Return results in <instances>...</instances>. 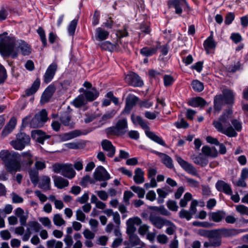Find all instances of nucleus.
<instances>
[{
  "label": "nucleus",
  "instance_id": "14",
  "mask_svg": "<svg viewBox=\"0 0 248 248\" xmlns=\"http://www.w3.org/2000/svg\"><path fill=\"white\" fill-rule=\"evenodd\" d=\"M142 223L141 219L138 217L130 218L126 221V233L128 235L135 233L136 228L135 225H140Z\"/></svg>",
  "mask_w": 248,
  "mask_h": 248
},
{
  "label": "nucleus",
  "instance_id": "12",
  "mask_svg": "<svg viewBox=\"0 0 248 248\" xmlns=\"http://www.w3.org/2000/svg\"><path fill=\"white\" fill-rule=\"evenodd\" d=\"M94 178L98 181H107L110 179V176L102 166L97 167L93 173Z\"/></svg>",
  "mask_w": 248,
  "mask_h": 248
},
{
  "label": "nucleus",
  "instance_id": "25",
  "mask_svg": "<svg viewBox=\"0 0 248 248\" xmlns=\"http://www.w3.org/2000/svg\"><path fill=\"white\" fill-rule=\"evenodd\" d=\"M191 159L195 164L200 165L202 167H204L208 163V159L207 158L201 154H200L198 155H193L191 156Z\"/></svg>",
  "mask_w": 248,
  "mask_h": 248
},
{
  "label": "nucleus",
  "instance_id": "58",
  "mask_svg": "<svg viewBox=\"0 0 248 248\" xmlns=\"http://www.w3.org/2000/svg\"><path fill=\"white\" fill-rule=\"evenodd\" d=\"M179 217L182 218H186L187 220H189L191 218L192 215L189 211L182 210L179 212Z\"/></svg>",
  "mask_w": 248,
  "mask_h": 248
},
{
  "label": "nucleus",
  "instance_id": "60",
  "mask_svg": "<svg viewBox=\"0 0 248 248\" xmlns=\"http://www.w3.org/2000/svg\"><path fill=\"white\" fill-rule=\"evenodd\" d=\"M169 224L165 226H168L166 230V232L169 235H172L176 230L175 225L170 221L169 220Z\"/></svg>",
  "mask_w": 248,
  "mask_h": 248
},
{
  "label": "nucleus",
  "instance_id": "2",
  "mask_svg": "<svg viewBox=\"0 0 248 248\" xmlns=\"http://www.w3.org/2000/svg\"><path fill=\"white\" fill-rule=\"evenodd\" d=\"M7 32L0 34V54L3 58L11 56L15 59L18 56V52L16 49V40L13 37L7 36Z\"/></svg>",
  "mask_w": 248,
  "mask_h": 248
},
{
  "label": "nucleus",
  "instance_id": "27",
  "mask_svg": "<svg viewBox=\"0 0 248 248\" xmlns=\"http://www.w3.org/2000/svg\"><path fill=\"white\" fill-rule=\"evenodd\" d=\"M53 178L54 185L58 188L62 189L69 185L68 181L61 176H55Z\"/></svg>",
  "mask_w": 248,
  "mask_h": 248
},
{
  "label": "nucleus",
  "instance_id": "24",
  "mask_svg": "<svg viewBox=\"0 0 248 248\" xmlns=\"http://www.w3.org/2000/svg\"><path fill=\"white\" fill-rule=\"evenodd\" d=\"M81 134L80 130H75L61 135L60 138L62 141H66L78 137L80 136Z\"/></svg>",
  "mask_w": 248,
  "mask_h": 248
},
{
  "label": "nucleus",
  "instance_id": "34",
  "mask_svg": "<svg viewBox=\"0 0 248 248\" xmlns=\"http://www.w3.org/2000/svg\"><path fill=\"white\" fill-rule=\"evenodd\" d=\"M206 104V101L201 97L193 98L189 100L188 104L193 107H203Z\"/></svg>",
  "mask_w": 248,
  "mask_h": 248
},
{
  "label": "nucleus",
  "instance_id": "23",
  "mask_svg": "<svg viewBox=\"0 0 248 248\" xmlns=\"http://www.w3.org/2000/svg\"><path fill=\"white\" fill-rule=\"evenodd\" d=\"M16 124V120L15 117H12L9 123L5 127L2 132V136L3 137H6L8 134L11 133L15 128Z\"/></svg>",
  "mask_w": 248,
  "mask_h": 248
},
{
  "label": "nucleus",
  "instance_id": "64",
  "mask_svg": "<svg viewBox=\"0 0 248 248\" xmlns=\"http://www.w3.org/2000/svg\"><path fill=\"white\" fill-rule=\"evenodd\" d=\"M76 219L81 222H84L86 216L80 209L77 210L76 213Z\"/></svg>",
  "mask_w": 248,
  "mask_h": 248
},
{
  "label": "nucleus",
  "instance_id": "17",
  "mask_svg": "<svg viewBox=\"0 0 248 248\" xmlns=\"http://www.w3.org/2000/svg\"><path fill=\"white\" fill-rule=\"evenodd\" d=\"M217 190L226 195H232V190L231 186L223 180H218L215 185Z\"/></svg>",
  "mask_w": 248,
  "mask_h": 248
},
{
  "label": "nucleus",
  "instance_id": "5",
  "mask_svg": "<svg viewBox=\"0 0 248 248\" xmlns=\"http://www.w3.org/2000/svg\"><path fill=\"white\" fill-rule=\"evenodd\" d=\"M51 168L55 173H60L69 179H73L76 175V172L70 164L56 163L52 165Z\"/></svg>",
  "mask_w": 248,
  "mask_h": 248
},
{
  "label": "nucleus",
  "instance_id": "22",
  "mask_svg": "<svg viewBox=\"0 0 248 248\" xmlns=\"http://www.w3.org/2000/svg\"><path fill=\"white\" fill-rule=\"evenodd\" d=\"M139 101V98L134 95H129L126 99V106L124 111L129 112Z\"/></svg>",
  "mask_w": 248,
  "mask_h": 248
},
{
  "label": "nucleus",
  "instance_id": "49",
  "mask_svg": "<svg viewBox=\"0 0 248 248\" xmlns=\"http://www.w3.org/2000/svg\"><path fill=\"white\" fill-rule=\"evenodd\" d=\"M192 198V195L189 192H186L183 199L180 200V205L182 207L186 206L188 202L190 201Z\"/></svg>",
  "mask_w": 248,
  "mask_h": 248
},
{
  "label": "nucleus",
  "instance_id": "29",
  "mask_svg": "<svg viewBox=\"0 0 248 248\" xmlns=\"http://www.w3.org/2000/svg\"><path fill=\"white\" fill-rule=\"evenodd\" d=\"M109 32L105 29L98 27L95 31V36L98 41H103L107 39L109 35Z\"/></svg>",
  "mask_w": 248,
  "mask_h": 248
},
{
  "label": "nucleus",
  "instance_id": "40",
  "mask_svg": "<svg viewBox=\"0 0 248 248\" xmlns=\"http://www.w3.org/2000/svg\"><path fill=\"white\" fill-rule=\"evenodd\" d=\"M203 46L206 50L214 49L216 47V43L213 39V36L211 35L203 43Z\"/></svg>",
  "mask_w": 248,
  "mask_h": 248
},
{
  "label": "nucleus",
  "instance_id": "56",
  "mask_svg": "<svg viewBox=\"0 0 248 248\" xmlns=\"http://www.w3.org/2000/svg\"><path fill=\"white\" fill-rule=\"evenodd\" d=\"M153 208H154L160 214L163 216H169L170 214V212L167 209H166L163 206H160L159 207H153Z\"/></svg>",
  "mask_w": 248,
  "mask_h": 248
},
{
  "label": "nucleus",
  "instance_id": "26",
  "mask_svg": "<svg viewBox=\"0 0 248 248\" xmlns=\"http://www.w3.org/2000/svg\"><path fill=\"white\" fill-rule=\"evenodd\" d=\"M38 187L44 190L50 189V178L46 175L41 177L38 182Z\"/></svg>",
  "mask_w": 248,
  "mask_h": 248
},
{
  "label": "nucleus",
  "instance_id": "31",
  "mask_svg": "<svg viewBox=\"0 0 248 248\" xmlns=\"http://www.w3.org/2000/svg\"><path fill=\"white\" fill-rule=\"evenodd\" d=\"M18 49L20 50L23 55H29L31 53V48L30 46L25 41H20L17 46Z\"/></svg>",
  "mask_w": 248,
  "mask_h": 248
},
{
  "label": "nucleus",
  "instance_id": "11",
  "mask_svg": "<svg viewBox=\"0 0 248 248\" xmlns=\"http://www.w3.org/2000/svg\"><path fill=\"white\" fill-rule=\"evenodd\" d=\"M248 231V229H236L221 228L215 230L214 232L225 237L235 236L239 233L245 232Z\"/></svg>",
  "mask_w": 248,
  "mask_h": 248
},
{
  "label": "nucleus",
  "instance_id": "16",
  "mask_svg": "<svg viewBox=\"0 0 248 248\" xmlns=\"http://www.w3.org/2000/svg\"><path fill=\"white\" fill-rule=\"evenodd\" d=\"M149 219L154 226L159 229L164 225L169 224V220L153 214L150 215Z\"/></svg>",
  "mask_w": 248,
  "mask_h": 248
},
{
  "label": "nucleus",
  "instance_id": "20",
  "mask_svg": "<svg viewBox=\"0 0 248 248\" xmlns=\"http://www.w3.org/2000/svg\"><path fill=\"white\" fill-rule=\"evenodd\" d=\"M55 90L56 88L54 85H49L46 89L41 96V102L44 104L47 103L52 97Z\"/></svg>",
  "mask_w": 248,
  "mask_h": 248
},
{
  "label": "nucleus",
  "instance_id": "53",
  "mask_svg": "<svg viewBox=\"0 0 248 248\" xmlns=\"http://www.w3.org/2000/svg\"><path fill=\"white\" fill-rule=\"evenodd\" d=\"M78 23V20L74 19L70 23L68 31L70 35H74Z\"/></svg>",
  "mask_w": 248,
  "mask_h": 248
},
{
  "label": "nucleus",
  "instance_id": "37",
  "mask_svg": "<svg viewBox=\"0 0 248 248\" xmlns=\"http://www.w3.org/2000/svg\"><path fill=\"white\" fill-rule=\"evenodd\" d=\"M202 151L204 155L213 157H216L218 154L215 148H211L208 146H203Z\"/></svg>",
  "mask_w": 248,
  "mask_h": 248
},
{
  "label": "nucleus",
  "instance_id": "50",
  "mask_svg": "<svg viewBox=\"0 0 248 248\" xmlns=\"http://www.w3.org/2000/svg\"><path fill=\"white\" fill-rule=\"evenodd\" d=\"M130 189L138 194L139 198H143L144 197L145 191L142 188L133 186L130 187Z\"/></svg>",
  "mask_w": 248,
  "mask_h": 248
},
{
  "label": "nucleus",
  "instance_id": "38",
  "mask_svg": "<svg viewBox=\"0 0 248 248\" xmlns=\"http://www.w3.org/2000/svg\"><path fill=\"white\" fill-rule=\"evenodd\" d=\"M40 85V81L39 78L34 81L31 87L26 90V95L27 96H30L34 93L39 89Z\"/></svg>",
  "mask_w": 248,
  "mask_h": 248
},
{
  "label": "nucleus",
  "instance_id": "19",
  "mask_svg": "<svg viewBox=\"0 0 248 248\" xmlns=\"http://www.w3.org/2000/svg\"><path fill=\"white\" fill-rule=\"evenodd\" d=\"M155 153L160 158L161 162L169 169L174 167L172 159L166 154L155 151Z\"/></svg>",
  "mask_w": 248,
  "mask_h": 248
},
{
  "label": "nucleus",
  "instance_id": "6",
  "mask_svg": "<svg viewBox=\"0 0 248 248\" xmlns=\"http://www.w3.org/2000/svg\"><path fill=\"white\" fill-rule=\"evenodd\" d=\"M30 142L31 138L29 135L24 132H19L16 135V139L11 141L10 145L15 150L21 151L29 145Z\"/></svg>",
  "mask_w": 248,
  "mask_h": 248
},
{
  "label": "nucleus",
  "instance_id": "39",
  "mask_svg": "<svg viewBox=\"0 0 248 248\" xmlns=\"http://www.w3.org/2000/svg\"><path fill=\"white\" fill-rule=\"evenodd\" d=\"M21 155L24 159L23 163L29 166H31L33 164L32 155L30 151L22 152Z\"/></svg>",
  "mask_w": 248,
  "mask_h": 248
},
{
  "label": "nucleus",
  "instance_id": "3",
  "mask_svg": "<svg viewBox=\"0 0 248 248\" xmlns=\"http://www.w3.org/2000/svg\"><path fill=\"white\" fill-rule=\"evenodd\" d=\"M19 156L18 153H10L6 150L0 152V158L4 162L7 171L12 174L21 170V163L18 160Z\"/></svg>",
  "mask_w": 248,
  "mask_h": 248
},
{
  "label": "nucleus",
  "instance_id": "15",
  "mask_svg": "<svg viewBox=\"0 0 248 248\" xmlns=\"http://www.w3.org/2000/svg\"><path fill=\"white\" fill-rule=\"evenodd\" d=\"M31 135L33 140L41 144H44L45 141L50 138V136L46 135L45 132L39 129L32 131Z\"/></svg>",
  "mask_w": 248,
  "mask_h": 248
},
{
  "label": "nucleus",
  "instance_id": "63",
  "mask_svg": "<svg viewBox=\"0 0 248 248\" xmlns=\"http://www.w3.org/2000/svg\"><path fill=\"white\" fill-rule=\"evenodd\" d=\"M134 194L130 191H125L124 193V201L126 205L129 204V199L132 198Z\"/></svg>",
  "mask_w": 248,
  "mask_h": 248
},
{
  "label": "nucleus",
  "instance_id": "1",
  "mask_svg": "<svg viewBox=\"0 0 248 248\" xmlns=\"http://www.w3.org/2000/svg\"><path fill=\"white\" fill-rule=\"evenodd\" d=\"M232 111L231 109L226 110L219 118L218 120L214 121L213 124L215 128L229 137H235L237 133L233 128L230 125V121L232 117Z\"/></svg>",
  "mask_w": 248,
  "mask_h": 248
},
{
  "label": "nucleus",
  "instance_id": "59",
  "mask_svg": "<svg viewBox=\"0 0 248 248\" xmlns=\"http://www.w3.org/2000/svg\"><path fill=\"white\" fill-rule=\"evenodd\" d=\"M235 18V15L233 13L230 12L226 14L225 17L224 22L226 25L231 24Z\"/></svg>",
  "mask_w": 248,
  "mask_h": 248
},
{
  "label": "nucleus",
  "instance_id": "32",
  "mask_svg": "<svg viewBox=\"0 0 248 248\" xmlns=\"http://www.w3.org/2000/svg\"><path fill=\"white\" fill-rule=\"evenodd\" d=\"M158 49V46L144 47L140 50V53L145 57H150L155 54Z\"/></svg>",
  "mask_w": 248,
  "mask_h": 248
},
{
  "label": "nucleus",
  "instance_id": "52",
  "mask_svg": "<svg viewBox=\"0 0 248 248\" xmlns=\"http://www.w3.org/2000/svg\"><path fill=\"white\" fill-rule=\"evenodd\" d=\"M100 46L102 49L110 51H113L114 48V45L108 41L101 43Z\"/></svg>",
  "mask_w": 248,
  "mask_h": 248
},
{
  "label": "nucleus",
  "instance_id": "57",
  "mask_svg": "<svg viewBox=\"0 0 248 248\" xmlns=\"http://www.w3.org/2000/svg\"><path fill=\"white\" fill-rule=\"evenodd\" d=\"M116 35L119 38L128 36V32L127 31V27L125 25L124 27V29L117 31Z\"/></svg>",
  "mask_w": 248,
  "mask_h": 248
},
{
  "label": "nucleus",
  "instance_id": "33",
  "mask_svg": "<svg viewBox=\"0 0 248 248\" xmlns=\"http://www.w3.org/2000/svg\"><path fill=\"white\" fill-rule=\"evenodd\" d=\"M42 228L41 225L37 221H31L28 222L27 224V231L32 232H38Z\"/></svg>",
  "mask_w": 248,
  "mask_h": 248
},
{
  "label": "nucleus",
  "instance_id": "47",
  "mask_svg": "<svg viewBox=\"0 0 248 248\" xmlns=\"http://www.w3.org/2000/svg\"><path fill=\"white\" fill-rule=\"evenodd\" d=\"M130 84L135 87H141L143 84V82L141 78H126Z\"/></svg>",
  "mask_w": 248,
  "mask_h": 248
},
{
  "label": "nucleus",
  "instance_id": "7",
  "mask_svg": "<svg viewBox=\"0 0 248 248\" xmlns=\"http://www.w3.org/2000/svg\"><path fill=\"white\" fill-rule=\"evenodd\" d=\"M128 128L127 122L126 119L119 120L115 126L108 127L105 131L108 135L120 136L124 135Z\"/></svg>",
  "mask_w": 248,
  "mask_h": 248
},
{
  "label": "nucleus",
  "instance_id": "4",
  "mask_svg": "<svg viewBox=\"0 0 248 248\" xmlns=\"http://www.w3.org/2000/svg\"><path fill=\"white\" fill-rule=\"evenodd\" d=\"M131 119L134 124L140 125L145 130L146 135L149 139L163 146H166V144L163 139L156 135L155 133L150 131L149 126L143 120L141 117L132 114Z\"/></svg>",
  "mask_w": 248,
  "mask_h": 248
},
{
  "label": "nucleus",
  "instance_id": "61",
  "mask_svg": "<svg viewBox=\"0 0 248 248\" xmlns=\"http://www.w3.org/2000/svg\"><path fill=\"white\" fill-rule=\"evenodd\" d=\"M116 111L114 109H112L109 111L106 112L102 117V121H106L108 119H110L113 118L115 115Z\"/></svg>",
  "mask_w": 248,
  "mask_h": 248
},
{
  "label": "nucleus",
  "instance_id": "43",
  "mask_svg": "<svg viewBox=\"0 0 248 248\" xmlns=\"http://www.w3.org/2000/svg\"><path fill=\"white\" fill-rule=\"evenodd\" d=\"M156 192L158 195V198L157 199L158 203H162L164 202V199L167 197L168 193L166 192L164 188H158L156 190Z\"/></svg>",
  "mask_w": 248,
  "mask_h": 248
},
{
  "label": "nucleus",
  "instance_id": "9",
  "mask_svg": "<svg viewBox=\"0 0 248 248\" xmlns=\"http://www.w3.org/2000/svg\"><path fill=\"white\" fill-rule=\"evenodd\" d=\"M168 5L170 8H174L175 14L178 15L182 13L183 8L187 11L190 10L186 0H169Z\"/></svg>",
  "mask_w": 248,
  "mask_h": 248
},
{
  "label": "nucleus",
  "instance_id": "45",
  "mask_svg": "<svg viewBox=\"0 0 248 248\" xmlns=\"http://www.w3.org/2000/svg\"><path fill=\"white\" fill-rule=\"evenodd\" d=\"M148 75L151 77L162 76L163 77V78H171L170 75H163V71L162 70L158 71L154 69L149 70Z\"/></svg>",
  "mask_w": 248,
  "mask_h": 248
},
{
  "label": "nucleus",
  "instance_id": "28",
  "mask_svg": "<svg viewBox=\"0 0 248 248\" xmlns=\"http://www.w3.org/2000/svg\"><path fill=\"white\" fill-rule=\"evenodd\" d=\"M222 94L225 104H232L233 103L234 95L232 91L228 89L223 90L222 91Z\"/></svg>",
  "mask_w": 248,
  "mask_h": 248
},
{
  "label": "nucleus",
  "instance_id": "10",
  "mask_svg": "<svg viewBox=\"0 0 248 248\" xmlns=\"http://www.w3.org/2000/svg\"><path fill=\"white\" fill-rule=\"evenodd\" d=\"M175 158L180 166L186 171L192 175L199 177V174H198L197 170L191 164L184 160L181 157L177 155L175 156Z\"/></svg>",
  "mask_w": 248,
  "mask_h": 248
},
{
  "label": "nucleus",
  "instance_id": "8",
  "mask_svg": "<svg viewBox=\"0 0 248 248\" xmlns=\"http://www.w3.org/2000/svg\"><path fill=\"white\" fill-rule=\"evenodd\" d=\"M47 113L46 109H43L36 113L29 123L31 127L35 128L42 127L47 121Z\"/></svg>",
  "mask_w": 248,
  "mask_h": 248
},
{
  "label": "nucleus",
  "instance_id": "44",
  "mask_svg": "<svg viewBox=\"0 0 248 248\" xmlns=\"http://www.w3.org/2000/svg\"><path fill=\"white\" fill-rule=\"evenodd\" d=\"M73 105L76 108H80L85 104V100L82 95H78L73 101Z\"/></svg>",
  "mask_w": 248,
  "mask_h": 248
},
{
  "label": "nucleus",
  "instance_id": "36",
  "mask_svg": "<svg viewBox=\"0 0 248 248\" xmlns=\"http://www.w3.org/2000/svg\"><path fill=\"white\" fill-rule=\"evenodd\" d=\"M226 213L223 211H218L217 212H212L210 214L212 220L214 222H219L225 217Z\"/></svg>",
  "mask_w": 248,
  "mask_h": 248
},
{
  "label": "nucleus",
  "instance_id": "13",
  "mask_svg": "<svg viewBox=\"0 0 248 248\" xmlns=\"http://www.w3.org/2000/svg\"><path fill=\"white\" fill-rule=\"evenodd\" d=\"M83 86L87 89H90L85 90L84 92L85 97L88 101H93L98 96L99 93L94 88H92V84L90 82H85Z\"/></svg>",
  "mask_w": 248,
  "mask_h": 248
},
{
  "label": "nucleus",
  "instance_id": "18",
  "mask_svg": "<svg viewBox=\"0 0 248 248\" xmlns=\"http://www.w3.org/2000/svg\"><path fill=\"white\" fill-rule=\"evenodd\" d=\"M101 146L104 151L107 152V155L112 157L115 153V148L111 141L108 140H103L101 142Z\"/></svg>",
  "mask_w": 248,
  "mask_h": 248
},
{
  "label": "nucleus",
  "instance_id": "48",
  "mask_svg": "<svg viewBox=\"0 0 248 248\" xmlns=\"http://www.w3.org/2000/svg\"><path fill=\"white\" fill-rule=\"evenodd\" d=\"M128 235L130 244L132 247L140 245V240L137 235L134 233Z\"/></svg>",
  "mask_w": 248,
  "mask_h": 248
},
{
  "label": "nucleus",
  "instance_id": "62",
  "mask_svg": "<svg viewBox=\"0 0 248 248\" xmlns=\"http://www.w3.org/2000/svg\"><path fill=\"white\" fill-rule=\"evenodd\" d=\"M167 206L168 208L173 211H176L178 210V206L177 202L169 200L167 202Z\"/></svg>",
  "mask_w": 248,
  "mask_h": 248
},
{
  "label": "nucleus",
  "instance_id": "30",
  "mask_svg": "<svg viewBox=\"0 0 248 248\" xmlns=\"http://www.w3.org/2000/svg\"><path fill=\"white\" fill-rule=\"evenodd\" d=\"M133 179L137 184H141L144 182V172L140 168H138L135 170Z\"/></svg>",
  "mask_w": 248,
  "mask_h": 248
},
{
  "label": "nucleus",
  "instance_id": "41",
  "mask_svg": "<svg viewBox=\"0 0 248 248\" xmlns=\"http://www.w3.org/2000/svg\"><path fill=\"white\" fill-rule=\"evenodd\" d=\"M30 178L31 183L35 186L39 182L38 171L34 170H31L29 171Z\"/></svg>",
  "mask_w": 248,
  "mask_h": 248
},
{
  "label": "nucleus",
  "instance_id": "21",
  "mask_svg": "<svg viewBox=\"0 0 248 248\" xmlns=\"http://www.w3.org/2000/svg\"><path fill=\"white\" fill-rule=\"evenodd\" d=\"M224 103V99L222 95L217 94L215 96L214 99V113L215 114H216L217 113H218L220 111Z\"/></svg>",
  "mask_w": 248,
  "mask_h": 248
},
{
  "label": "nucleus",
  "instance_id": "46",
  "mask_svg": "<svg viewBox=\"0 0 248 248\" xmlns=\"http://www.w3.org/2000/svg\"><path fill=\"white\" fill-rule=\"evenodd\" d=\"M192 86L195 91L198 92H202L204 89L203 83L197 79L193 81Z\"/></svg>",
  "mask_w": 248,
  "mask_h": 248
},
{
  "label": "nucleus",
  "instance_id": "51",
  "mask_svg": "<svg viewBox=\"0 0 248 248\" xmlns=\"http://www.w3.org/2000/svg\"><path fill=\"white\" fill-rule=\"evenodd\" d=\"M53 220L54 224L59 226L64 225L65 223V221L62 218V216L59 214H55L54 216Z\"/></svg>",
  "mask_w": 248,
  "mask_h": 248
},
{
  "label": "nucleus",
  "instance_id": "55",
  "mask_svg": "<svg viewBox=\"0 0 248 248\" xmlns=\"http://www.w3.org/2000/svg\"><path fill=\"white\" fill-rule=\"evenodd\" d=\"M236 210L240 214L248 216V207L243 205H237L235 206Z\"/></svg>",
  "mask_w": 248,
  "mask_h": 248
},
{
  "label": "nucleus",
  "instance_id": "54",
  "mask_svg": "<svg viewBox=\"0 0 248 248\" xmlns=\"http://www.w3.org/2000/svg\"><path fill=\"white\" fill-rule=\"evenodd\" d=\"M37 32L40 36L41 40L44 46H46L47 44L46 39V38L45 32L44 29L41 27H39L37 30Z\"/></svg>",
  "mask_w": 248,
  "mask_h": 248
},
{
  "label": "nucleus",
  "instance_id": "35",
  "mask_svg": "<svg viewBox=\"0 0 248 248\" xmlns=\"http://www.w3.org/2000/svg\"><path fill=\"white\" fill-rule=\"evenodd\" d=\"M58 69V65L56 62L52 63L47 68L44 78H53Z\"/></svg>",
  "mask_w": 248,
  "mask_h": 248
},
{
  "label": "nucleus",
  "instance_id": "42",
  "mask_svg": "<svg viewBox=\"0 0 248 248\" xmlns=\"http://www.w3.org/2000/svg\"><path fill=\"white\" fill-rule=\"evenodd\" d=\"M60 120L62 124L65 126H68L70 124L71 116L69 113L65 111L62 113L60 115Z\"/></svg>",
  "mask_w": 248,
  "mask_h": 248
}]
</instances>
